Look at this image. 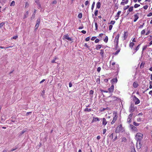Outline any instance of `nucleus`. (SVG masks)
<instances>
[{
    "instance_id": "f257e3e1",
    "label": "nucleus",
    "mask_w": 152,
    "mask_h": 152,
    "mask_svg": "<svg viewBox=\"0 0 152 152\" xmlns=\"http://www.w3.org/2000/svg\"><path fill=\"white\" fill-rule=\"evenodd\" d=\"M143 134L141 133H137L135 136V139L137 141H141L142 139Z\"/></svg>"
},
{
    "instance_id": "f03ea898",
    "label": "nucleus",
    "mask_w": 152,
    "mask_h": 152,
    "mask_svg": "<svg viewBox=\"0 0 152 152\" xmlns=\"http://www.w3.org/2000/svg\"><path fill=\"white\" fill-rule=\"evenodd\" d=\"M108 97L110 98V102H113L117 100L118 99H119L118 98L115 96L111 97L109 96Z\"/></svg>"
},
{
    "instance_id": "7ed1b4c3",
    "label": "nucleus",
    "mask_w": 152,
    "mask_h": 152,
    "mask_svg": "<svg viewBox=\"0 0 152 152\" xmlns=\"http://www.w3.org/2000/svg\"><path fill=\"white\" fill-rule=\"evenodd\" d=\"M133 100L135 102V104H137L140 103V101L135 96L133 97Z\"/></svg>"
},
{
    "instance_id": "20e7f679",
    "label": "nucleus",
    "mask_w": 152,
    "mask_h": 152,
    "mask_svg": "<svg viewBox=\"0 0 152 152\" xmlns=\"http://www.w3.org/2000/svg\"><path fill=\"white\" fill-rule=\"evenodd\" d=\"M135 109V107H134V105L133 104H132L129 108V112L130 113L133 112Z\"/></svg>"
},
{
    "instance_id": "39448f33",
    "label": "nucleus",
    "mask_w": 152,
    "mask_h": 152,
    "mask_svg": "<svg viewBox=\"0 0 152 152\" xmlns=\"http://www.w3.org/2000/svg\"><path fill=\"white\" fill-rule=\"evenodd\" d=\"M122 128V125L121 124H120L118 126L115 130V132L116 133H119L121 130Z\"/></svg>"
},
{
    "instance_id": "423d86ee",
    "label": "nucleus",
    "mask_w": 152,
    "mask_h": 152,
    "mask_svg": "<svg viewBox=\"0 0 152 152\" xmlns=\"http://www.w3.org/2000/svg\"><path fill=\"white\" fill-rule=\"evenodd\" d=\"M137 142L136 143V147L137 149H140L142 146V145L141 144V141H137Z\"/></svg>"
},
{
    "instance_id": "0eeeda50",
    "label": "nucleus",
    "mask_w": 152,
    "mask_h": 152,
    "mask_svg": "<svg viewBox=\"0 0 152 152\" xmlns=\"http://www.w3.org/2000/svg\"><path fill=\"white\" fill-rule=\"evenodd\" d=\"M40 18H38V19H37V21L36 24L35 26V30L36 29H37V28H38L39 25L40 23Z\"/></svg>"
},
{
    "instance_id": "6e6552de",
    "label": "nucleus",
    "mask_w": 152,
    "mask_h": 152,
    "mask_svg": "<svg viewBox=\"0 0 152 152\" xmlns=\"http://www.w3.org/2000/svg\"><path fill=\"white\" fill-rule=\"evenodd\" d=\"M114 86L113 85H112V86L108 88L109 92V93H112L114 91Z\"/></svg>"
},
{
    "instance_id": "1a4fd4ad",
    "label": "nucleus",
    "mask_w": 152,
    "mask_h": 152,
    "mask_svg": "<svg viewBox=\"0 0 152 152\" xmlns=\"http://www.w3.org/2000/svg\"><path fill=\"white\" fill-rule=\"evenodd\" d=\"M118 39H115L114 40V44L116 46V49H117V47L118 46Z\"/></svg>"
},
{
    "instance_id": "9d476101",
    "label": "nucleus",
    "mask_w": 152,
    "mask_h": 152,
    "mask_svg": "<svg viewBox=\"0 0 152 152\" xmlns=\"http://www.w3.org/2000/svg\"><path fill=\"white\" fill-rule=\"evenodd\" d=\"M117 116L116 115V114H115V116H114V117L113 118V121H112L111 123V124H113L115 122V121L117 119Z\"/></svg>"
},
{
    "instance_id": "9b49d317",
    "label": "nucleus",
    "mask_w": 152,
    "mask_h": 152,
    "mask_svg": "<svg viewBox=\"0 0 152 152\" xmlns=\"http://www.w3.org/2000/svg\"><path fill=\"white\" fill-rule=\"evenodd\" d=\"M138 13H137L135 15H134V22H135L139 18V17L138 16Z\"/></svg>"
},
{
    "instance_id": "f8f14e48",
    "label": "nucleus",
    "mask_w": 152,
    "mask_h": 152,
    "mask_svg": "<svg viewBox=\"0 0 152 152\" xmlns=\"http://www.w3.org/2000/svg\"><path fill=\"white\" fill-rule=\"evenodd\" d=\"M107 121L106 119L104 118L102 119V124L105 126L107 124Z\"/></svg>"
},
{
    "instance_id": "ddd939ff",
    "label": "nucleus",
    "mask_w": 152,
    "mask_h": 152,
    "mask_svg": "<svg viewBox=\"0 0 152 152\" xmlns=\"http://www.w3.org/2000/svg\"><path fill=\"white\" fill-rule=\"evenodd\" d=\"M112 81L113 83H116L117 82L118 80L116 78H114L112 80Z\"/></svg>"
},
{
    "instance_id": "4468645a",
    "label": "nucleus",
    "mask_w": 152,
    "mask_h": 152,
    "mask_svg": "<svg viewBox=\"0 0 152 152\" xmlns=\"http://www.w3.org/2000/svg\"><path fill=\"white\" fill-rule=\"evenodd\" d=\"M128 2H129V0H126V1H125L121 2V4L122 5H124V4H127L128 3Z\"/></svg>"
},
{
    "instance_id": "2eb2a0df",
    "label": "nucleus",
    "mask_w": 152,
    "mask_h": 152,
    "mask_svg": "<svg viewBox=\"0 0 152 152\" xmlns=\"http://www.w3.org/2000/svg\"><path fill=\"white\" fill-rule=\"evenodd\" d=\"M100 120L97 117H94L93 120H92V122L94 121H99Z\"/></svg>"
},
{
    "instance_id": "dca6fc26",
    "label": "nucleus",
    "mask_w": 152,
    "mask_h": 152,
    "mask_svg": "<svg viewBox=\"0 0 152 152\" xmlns=\"http://www.w3.org/2000/svg\"><path fill=\"white\" fill-rule=\"evenodd\" d=\"M133 86L134 88H136L138 86V85L136 82H135L133 83Z\"/></svg>"
},
{
    "instance_id": "f3484780",
    "label": "nucleus",
    "mask_w": 152,
    "mask_h": 152,
    "mask_svg": "<svg viewBox=\"0 0 152 152\" xmlns=\"http://www.w3.org/2000/svg\"><path fill=\"white\" fill-rule=\"evenodd\" d=\"M101 7V3L100 2H98L96 4V7L98 9L100 8Z\"/></svg>"
},
{
    "instance_id": "a211bd4d",
    "label": "nucleus",
    "mask_w": 152,
    "mask_h": 152,
    "mask_svg": "<svg viewBox=\"0 0 152 152\" xmlns=\"http://www.w3.org/2000/svg\"><path fill=\"white\" fill-rule=\"evenodd\" d=\"M104 51L103 50H101L100 53V54L102 56V57L104 56Z\"/></svg>"
},
{
    "instance_id": "6ab92c4d",
    "label": "nucleus",
    "mask_w": 152,
    "mask_h": 152,
    "mask_svg": "<svg viewBox=\"0 0 152 152\" xmlns=\"http://www.w3.org/2000/svg\"><path fill=\"white\" fill-rule=\"evenodd\" d=\"M134 45V43L133 42H131L130 43L129 46L132 49L133 46Z\"/></svg>"
},
{
    "instance_id": "aec40b11",
    "label": "nucleus",
    "mask_w": 152,
    "mask_h": 152,
    "mask_svg": "<svg viewBox=\"0 0 152 152\" xmlns=\"http://www.w3.org/2000/svg\"><path fill=\"white\" fill-rule=\"evenodd\" d=\"M101 45H96V49L97 50H98L99 49H100L101 48Z\"/></svg>"
},
{
    "instance_id": "412c9836",
    "label": "nucleus",
    "mask_w": 152,
    "mask_h": 152,
    "mask_svg": "<svg viewBox=\"0 0 152 152\" xmlns=\"http://www.w3.org/2000/svg\"><path fill=\"white\" fill-rule=\"evenodd\" d=\"M130 127L132 129L134 130H135L136 129V127L132 125H130Z\"/></svg>"
},
{
    "instance_id": "4be33fe9",
    "label": "nucleus",
    "mask_w": 152,
    "mask_h": 152,
    "mask_svg": "<svg viewBox=\"0 0 152 152\" xmlns=\"http://www.w3.org/2000/svg\"><path fill=\"white\" fill-rule=\"evenodd\" d=\"M91 111V108L88 109V108H86L85 109L84 111H88V112H90Z\"/></svg>"
},
{
    "instance_id": "5701e85b",
    "label": "nucleus",
    "mask_w": 152,
    "mask_h": 152,
    "mask_svg": "<svg viewBox=\"0 0 152 152\" xmlns=\"http://www.w3.org/2000/svg\"><path fill=\"white\" fill-rule=\"evenodd\" d=\"M26 130H23L22 131H21L19 135L20 136L22 135L23 134L26 132Z\"/></svg>"
},
{
    "instance_id": "b1692460",
    "label": "nucleus",
    "mask_w": 152,
    "mask_h": 152,
    "mask_svg": "<svg viewBox=\"0 0 152 152\" xmlns=\"http://www.w3.org/2000/svg\"><path fill=\"white\" fill-rule=\"evenodd\" d=\"M89 42L88 43V44H87V43H85V44L84 45V46L85 47H86L87 48H89Z\"/></svg>"
},
{
    "instance_id": "393cba45",
    "label": "nucleus",
    "mask_w": 152,
    "mask_h": 152,
    "mask_svg": "<svg viewBox=\"0 0 152 152\" xmlns=\"http://www.w3.org/2000/svg\"><path fill=\"white\" fill-rule=\"evenodd\" d=\"M133 7H130L129 9V12H132L133 10Z\"/></svg>"
},
{
    "instance_id": "a878e982",
    "label": "nucleus",
    "mask_w": 152,
    "mask_h": 152,
    "mask_svg": "<svg viewBox=\"0 0 152 152\" xmlns=\"http://www.w3.org/2000/svg\"><path fill=\"white\" fill-rule=\"evenodd\" d=\"M147 45H146L143 46L142 48V53H143V51L145 50L147 48Z\"/></svg>"
},
{
    "instance_id": "bb28decb",
    "label": "nucleus",
    "mask_w": 152,
    "mask_h": 152,
    "mask_svg": "<svg viewBox=\"0 0 152 152\" xmlns=\"http://www.w3.org/2000/svg\"><path fill=\"white\" fill-rule=\"evenodd\" d=\"M5 22H3L0 23V28L2 27L5 24Z\"/></svg>"
},
{
    "instance_id": "cd10ccee",
    "label": "nucleus",
    "mask_w": 152,
    "mask_h": 152,
    "mask_svg": "<svg viewBox=\"0 0 152 152\" xmlns=\"http://www.w3.org/2000/svg\"><path fill=\"white\" fill-rule=\"evenodd\" d=\"M95 3L94 2L92 4V7H91V10H93L94 7V5H95Z\"/></svg>"
},
{
    "instance_id": "c85d7f7f",
    "label": "nucleus",
    "mask_w": 152,
    "mask_h": 152,
    "mask_svg": "<svg viewBox=\"0 0 152 152\" xmlns=\"http://www.w3.org/2000/svg\"><path fill=\"white\" fill-rule=\"evenodd\" d=\"M82 13H80L78 15V17L79 18H82Z\"/></svg>"
},
{
    "instance_id": "c756f323",
    "label": "nucleus",
    "mask_w": 152,
    "mask_h": 152,
    "mask_svg": "<svg viewBox=\"0 0 152 152\" xmlns=\"http://www.w3.org/2000/svg\"><path fill=\"white\" fill-rule=\"evenodd\" d=\"M109 138L110 139H113V133L111 134L109 137Z\"/></svg>"
},
{
    "instance_id": "7c9ffc66",
    "label": "nucleus",
    "mask_w": 152,
    "mask_h": 152,
    "mask_svg": "<svg viewBox=\"0 0 152 152\" xmlns=\"http://www.w3.org/2000/svg\"><path fill=\"white\" fill-rule=\"evenodd\" d=\"M35 2L37 3V4L39 7V8L41 7V4H40V3H39L37 2V1H36Z\"/></svg>"
},
{
    "instance_id": "2f4dec72",
    "label": "nucleus",
    "mask_w": 152,
    "mask_h": 152,
    "mask_svg": "<svg viewBox=\"0 0 152 152\" xmlns=\"http://www.w3.org/2000/svg\"><path fill=\"white\" fill-rule=\"evenodd\" d=\"M85 4L87 6L88 4H89V1H86L85 3Z\"/></svg>"
},
{
    "instance_id": "473e14b6",
    "label": "nucleus",
    "mask_w": 152,
    "mask_h": 152,
    "mask_svg": "<svg viewBox=\"0 0 152 152\" xmlns=\"http://www.w3.org/2000/svg\"><path fill=\"white\" fill-rule=\"evenodd\" d=\"M29 6V4L28 2H26L25 4V7L27 8Z\"/></svg>"
},
{
    "instance_id": "72a5a7b5",
    "label": "nucleus",
    "mask_w": 152,
    "mask_h": 152,
    "mask_svg": "<svg viewBox=\"0 0 152 152\" xmlns=\"http://www.w3.org/2000/svg\"><path fill=\"white\" fill-rule=\"evenodd\" d=\"M140 6V5L138 4H135L134 5V7L135 8H136L139 7Z\"/></svg>"
},
{
    "instance_id": "f704fd0d",
    "label": "nucleus",
    "mask_w": 152,
    "mask_h": 152,
    "mask_svg": "<svg viewBox=\"0 0 152 152\" xmlns=\"http://www.w3.org/2000/svg\"><path fill=\"white\" fill-rule=\"evenodd\" d=\"M152 88V81H150V82L149 88Z\"/></svg>"
},
{
    "instance_id": "c9c22d12",
    "label": "nucleus",
    "mask_w": 152,
    "mask_h": 152,
    "mask_svg": "<svg viewBox=\"0 0 152 152\" xmlns=\"http://www.w3.org/2000/svg\"><path fill=\"white\" fill-rule=\"evenodd\" d=\"M132 152H136L135 150V149L134 147L133 146V148H132V150L131 151Z\"/></svg>"
},
{
    "instance_id": "e433bc0d",
    "label": "nucleus",
    "mask_w": 152,
    "mask_h": 152,
    "mask_svg": "<svg viewBox=\"0 0 152 152\" xmlns=\"http://www.w3.org/2000/svg\"><path fill=\"white\" fill-rule=\"evenodd\" d=\"M15 1H12L11 3L10 6H14L15 5Z\"/></svg>"
},
{
    "instance_id": "4c0bfd02",
    "label": "nucleus",
    "mask_w": 152,
    "mask_h": 152,
    "mask_svg": "<svg viewBox=\"0 0 152 152\" xmlns=\"http://www.w3.org/2000/svg\"><path fill=\"white\" fill-rule=\"evenodd\" d=\"M121 11H118L117 13L116 16H117L118 17L119 16L120 13H121Z\"/></svg>"
},
{
    "instance_id": "58836bf2",
    "label": "nucleus",
    "mask_w": 152,
    "mask_h": 152,
    "mask_svg": "<svg viewBox=\"0 0 152 152\" xmlns=\"http://www.w3.org/2000/svg\"><path fill=\"white\" fill-rule=\"evenodd\" d=\"M131 118L130 117H128L127 119V122L129 124L131 122Z\"/></svg>"
},
{
    "instance_id": "ea45409f",
    "label": "nucleus",
    "mask_w": 152,
    "mask_h": 152,
    "mask_svg": "<svg viewBox=\"0 0 152 152\" xmlns=\"http://www.w3.org/2000/svg\"><path fill=\"white\" fill-rule=\"evenodd\" d=\"M133 124L135 126H137L139 125V124L138 123H137L135 122H134L133 123Z\"/></svg>"
},
{
    "instance_id": "a19ab883",
    "label": "nucleus",
    "mask_w": 152,
    "mask_h": 152,
    "mask_svg": "<svg viewBox=\"0 0 152 152\" xmlns=\"http://www.w3.org/2000/svg\"><path fill=\"white\" fill-rule=\"evenodd\" d=\"M57 58H56V57H55L54 58V59H53V60H52L51 61V63H55V60H56V59H57Z\"/></svg>"
},
{
    "instance_id": "79ce46f5",
    "label": "nucleus",
    "mask_w": 152,
    "mask_h": 152,
    "mask_svg": "<svg viewBox=\"0 0 152 152\" xmlns=\"http://www.w3.org/2000/svg\"><path fill=\"white\" fill-rule=\"evenodd\" d=\"M140 45H138L137 47L136 48V49H135V50L136 51H137L138 50V49H139V46Z\"/></svg>"
},
{
    "instance_id": "37998d69",
    "label": "nucleus",
    "mask_w": 152,
    "mask_h": 152,
    "mask_svg": "<svg viewBox=\"0 0 152 152\" xmlns=\"http://www.w3.org/2000/svg\"><path fill=\"white\" fill-rule=\"evenodd\" d=\"M120 50H118L117 51H116L115 53H114V55H117L118 54V53L119 52Z\"/></svg>"
},
{
    "instance_id": "c03bdc74",
    "label": "nucleus",
    "mask_w": 152,
    "mask_h": 152,
    "mask_svg": "<svg viewBox=\"0 0 152 152\" xmlns=\"http://www.w3.org/2000/svg\"><path fill=\"white\" fill-rule=\"evenodd\" d=\"M101 68L100 67H98V68H97V71L98 72H99L101 70Z\"/></svg>"
},
{
    "instance_id": "a18cd8bd",
    "label": "nucleus",
    "mask_w": 152,
    "mask_h": 152,
    "mask_svg": "<svg viewBox=\"0 0 152 152\" xmlns=\"http://www.w3.org/2000/svg\"><path fill=\"white\" fill-rule=\"evenodd\" d=\"M98 10H96L94 14L95 16H97L98 14Z\"/></svg>"
},
{
    "instance_id": "49530a36",
    "label": "nucleus",
    "mask_w": 152,
    "mask_h": 152,
    "mask_svg": "<svg viewBox=\"0 0 152 152\" xmlns=\"http://www.w3.org/2000/svg\"><path fill=\"white\" fill-rule=\"evenodd\" d=\"M143 8L145 10H147L148 8V6L147 5L143 7Z\"/></svg>"
},
{
    "instance_id": "de8ad7c7",
    "label": "nucleus",
    "mask_w": 152,
    "mask_h": 152,
    "mask_svg": "<svg viewBox=\"0 0 152 152\" xmlns=\"http://www.w3.org/2000/svg\"><path fill=\"white\" fill-rule=\"evenodd\" d=\"M127 34V32H124V37L125 38H126L127 37V36H126V34Z\"/></svg>"
},
{
    "instance_id": "09e8293b",
    "label": "nucleus",
    "mask_w": 152,
    "mask_h": 152,
    "mask_svg": "<svg viewBox=\"0 0 152 152\" xmlns=\"http://www.w3.org/2000/svg\"><path fill=\"white\" fill-rule=\"evenodd\" d=\"M95 27H96V30L97 29V27H98V25L97 24L96 22L95 23Z\"/></svg>"
},
{
    "instance_id": "8fccbe9b",
    "label": "nucleus",
    "mask_w": 152,
    "mask_h": 152,
    "mask_svg": "<svg viewBox=\"0 0 152 152\" xmlns=\"http://www.w3.org/2000/svg\"><path fill=\"white\" fill-rule=\"evenodd\" d=\"M67 39L68 41H72L71 42H70V43L72 42V41H73V40L72 39Z\"/></svg>"
},
{
    "instance_id": "3c124183",
    "label": "nucleus",
    "mask_w": 152,
    "mask_h": 152,
    "mask_svg": "<svg viewBox=\"0 0 152 152\" xmlns=\"http://www.w3.org/2000/svg\"><path fill=\"white\" fill-rule=\"evenodd\" d=\"M145 33V31L144 30H142L141 32V34H144Z\"/></svg>"
},
{
    "instance_id": "603ef678",
    "label": "nucleus",
    "mask_w": 152,
    "mask_h": 152,
    "mask_svg": "<svg viewBox=\"0 0 152 152\" xmlns=\"http://www.w3.org/2000/svg\"><path fill=\"white\" fill-rule=\"evenodd\" d=\"M18 148L17 147H15V148H12L11 149V151H15V150H16V149H17Z\"/></svg>"
},
{
    "instance_id": "864d4df0",
    "label": "nucleus",
    "mask_w": 152,
    "mask_h": 152,
    "mask_svg": "<svg viewBox=\"0 0 152 152\" xmlns=\"http://www.w3.org/2000/svg\"><path fill=\"white\" fill-rule=\"evenodd\" d=\"M94 93V91L92 90H91L90 91V94H93Z\"/></svg>"
},
{
    "instance_id": "5fc2aeb1",
    "label": "nucleus",
    "mask_w": 152,
    "mask_h": 152,
    "mask_svg": "<svg viewBox=\"0 0 152 152\" xmlns=\"http://www.w3.org/2000/svg\"><path fill=\"white\" fill-rule=\"evenodd\" d=\"M129 5L127 6H126L124 7V10H126V9H127L128 8H129Z\"/></svg>"
},
{
    "instance_id": "6e6d98bb",
    "label": "nucleus",
    "mask_w": 152,
    "mask_h": 152,
    "mask_svg": "<svg viewBox=\"0 0 152 152\" xmlns=\"http://www.w3.org/2000/svg\"><path fill=\"white\" fill-rule=\"evenodd\" d=\"M115 23V21H111L110 22V24H114Z\"/></svg>"
},
{
    "instance_id": "4d7b16f0",
    "label": "nucleus",
    "mask_w": 152,
    "mask_h": 152,
    "mask_svg": "<svg viewBox=\"0 0 152 152\" xmlns=\"http://www.w3.org/2000/svg\"><path fill=\"white\" fill-rule=\"evenodd\" d=\"M152 15V12H151L149 13L148 15L147 16L148 17H150Z\"/></svg>"
},
{
    "instance_id": "13d9d810",
    "label": "nucleus",
    "mask_w": 152,
    "mask_h": 152,
    "mask_svg": "<svg viewBox=\"0 0 152 152\" xmlns=\"http://www.w3.org/2000/svg\"><path fill=\"white\" fill-rule=\"evenodd\" d=\"M99 41V39H96L95 41V42L96 43H97Z\"/></svg>"
},
{
    "instance_id": "bf43d9fd",
    "label": "nucleus",
    "mask_w": 152,
    "mask_h": 152,
    "mask_svg": "<svg viewBox=\"0 0 152 152\" xmlns=\"http://www.w3.org/2000/svg\"><path fill=\"white\" fill-rule=\"evenodd\" d=\"M113 27V26L112 25H110L109 27V30H111Z\"/></svg>"
},
{
    "instance_id": "052dcab7",
    "label": "nucleus",
    "mask_w": 152,
    "mask_h": 152,
    "mask_svg": "<svg viewBox=\"0 0 152 152\" xmlns=\"http://www.w3.org/2000/svg\"><path fill=\"white\" fill-rule=\"evenodd\" d=\"M35 18V15H32V16H31V19L32 20L34 19Z\"/></svg>"
},
{
    "instance_id": "680f3d73",
    "label": "nucleus",
    "mask_w": 152,
    "mask_h": 152,
    "mask_svg": "<svg viewBox=\"0 0 152 152\" xmlns=\"http://www.w3.org/2000/svg\"><path fill=\"white\" fill-rule=\"evenodd\" d=\"M64 38H69V35H65L64 36Z\"/></svg>"
},
{
    "instance_id": "e2e57ef3",
    "label": "nucleus",
    "mask_w": 152,
    "mask_h": 152,
    "mask_svg": "<svg viewBox=\"0 0 152 152\" xmlns=\"http://www.w3.org/2000/svg\"><path fill=\"white\" fill-rule=\"evenodd\" d=\"M106 129H103V134H104L106 132Z\"/></svg>"
},
{
    "instance_id": "0e129e2a",
    "label": "nucleus",
    "mask_w": 152,
    "mask_h": 152,
    "mask_svg": "<svg viewBox=\"0 0 152 152\" xmlns=\"http://www.w3.org/2000/svg\"><path fill=\"white\" fill-rule=\"evenodd\" d=\"M57 3V1L56 0L52 2V4H56Z\"/></svg>"
},
{
    "instance_id": "69168bd1",
    "label": "nucleus",
    "mask_w": 152,
    "mask_h": 152,
    "mask_svg": "<svg viewBox=\"0 0 152 152\" xmlns=\"http://www.w3.org/2000/svg\"><path fill=\"white\" fill-rule=\"evenodd\" d=\"M28 15H27L25 14L24 15V16L23 19H24L27 18L28 17Z\"/></svg>"
},
{
    "instance_id": "338daca9",
    "label": "nucleus",
    "mask_w": 152,
    "mask_h": 152,
    "mask_svg": "<svg viewBox=\"0 0 152 152\" xmlns=\"http://www.w3.org/2000/svg\"><path fill=\"white\" fill-rule=\"evenodd\" d=\"M144 24V23H143L142 25H141L139 26V28H142L143 27V26Z\"/></svg>"
},
{
    "instance_id": "774afa93",
    "label": "nucleus",
    "mask_w": 152,
    "mask_h": 152,
    "mask_svg": "<svg viewBox=\"0 0 152 152\" xmlns=\"http://www.w3.org/2000/svg\"><path fill=\"white\" fill-rule=\"evenodd\" d=\"M149 94L151 95L152 96V91H151L149 93Z\"/></svg>"
}]
</instances>
